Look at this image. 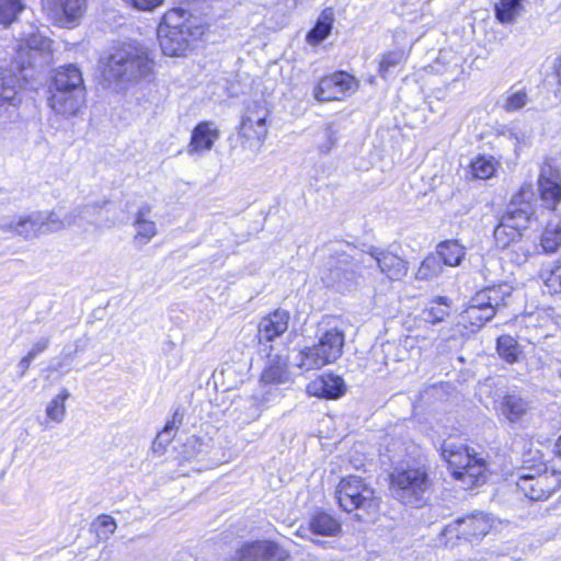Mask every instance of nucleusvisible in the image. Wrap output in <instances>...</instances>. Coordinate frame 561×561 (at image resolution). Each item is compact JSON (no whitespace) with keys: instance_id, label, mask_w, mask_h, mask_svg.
I'll use <instances>...</instances> for the list:
<instances>
[{"instance_id":"nucleus-2","label":"nucleus","mask_w":561,"mask_h":561,"mask_svg":"<svg viewBox=\"0 0 561 561\" xmlns=\"http://www.w3.org/2000/svg\"><path fill=\"white\" fill-rule=\"evenodd\" d=\"M49 45L48 38L36 34L22 38L15 50L14 68L22 73L33 67L37 58L49 49ZM26 81V76L15 73L13 69H0V108L20 105V90Z\"/></svg>"},{"instance_id":"nucleus-1","label":"nucleus","mask_w":561,"mask_h":561,"mask_svg":"<svg viewBox=\"0 0 561 561\" xmlns=\"http://www.w3.org/2000/svg\"><path fill=\"white\" fill-rule=\"evenodd\" d=\"M207 22H192L187 10L173 7L167 10L158 27V39L162 53L170 57L186 55L191 43L202 39L208 32Z\"/></svg>"},{"instance_id":"nucleus-18","label":"nucleus","mask_w":561,"mask_h":561,"mask_svg":"<svg viewBox=\"0 0 561 561\" xmlns=\"http://www.w3.org/2000/svg\"><path fill=\"white\" fill-rule=\"evenodd\" d=\"M260 380L265 385H280L290 380V366L287 356L279 354L267 360L260 374Z\"/></svg>"},{"instance_id":"nucleus-47","label":"nucleus","mask_w":561,"mask_h":561,"mask_svg":"<svg viewBox=\"0 0 561 561\" xmlns=\"http://www.w3.org/2000/svg\"><path fill=\"white\" fill-rule=\"evenodd\" d=\"M48 344V339H42L37 341L26 354L34 359L37 355L47 350Z\"/></svg>"},{"instance_id":"nucleus-29","label":"nucleus","mask_w":561,"mask_h":561,"mask_svg":"<svg viewBox=\"0 0 561 561\" xmlns=\"http://www.w3.org/2000/svg\"><path fill=\"white\" fill-rule=\"evenodd\" d=\"M149 211L150 208L145 206L136 215L135 226L137 227V232L135 239L140 243L149 242L157 234L154 222L146 218Z\"/></svg>"},{"instance_id":"nucleus-17","label":"nucleus","mask_w":561,"mask_h":561,"mask_svg":"<svg viewBox=\"0 0 561 561\" xmlns=\"http://www.w3.org/2000/svg\"><path fill=\"white\" fill-rule=\"evenodd\" d=\"M538 186L542 202L554 209L561 201V174L550 163H543L540 169Z\"/></svg>"},{"instance_id":"nucleus-7","label":"nucleus","mask_w":561,"mask_h":561,"mask_svg":"<svg viewBox=\"0 0 561 561\" xmlns=\"http://www.w3.org/2000/svg\"><path fill=\"white\" fill-rule=\"evenodd\" d=\"M343 344L342 333L328 330L321 335L318 343L300 350L297 366L306 371L321 369L341 356Z\"/></svg>"},{"instance_id":"nucleus-5","label":"nucleus","mask_w":561,"mask_h":561,"mask_svg":"<svg viewBox=\"0 0 561 561\" xmlns=\"http://www.w3.org/2000/svg\"><path fill=\"white\" fill-rule=\"evenodd\" d=\"M442 455L447 461L453 476L465 488L471 489L486 481V463L483 458L471 453L467 446L444 443Z\"/></svg>"},{"instance_id":"nucleus-4","label":"nucleus","mask_w":561,"mask_h":561,"mask_svg":"<svg viewBox=\"0 0 561 561\" xmlns=\"http://www.w3.org/2000/svg\"><path fill=\"white\" fill-rule=\"evenodd\" d=\"M389 480L391 496L402 505L419 508L426 504L433 483L425 467L396 468Z\"/></svg>"},{"instance_id":"nucleus-42","label":"nucleus","mask_w":561,"mask_h":561,"mask_svg":"<svg viewBox=\"0 0 561 561\" xmlns=\"http://www.w3.org/2000/svg\"><path fill=\"white\" fill-rule=\"evenodd\" d=\"M545 285L550 293L556 294L561 291V259L558 260L554 267L545 277Z\"/></svg>"},{"instance_id":"nucleus-50","label":"nucleus","mask_w":561,"mask_h":561,"mask_svg":"<svg viewBox=\"0 0 561 561\" xmlns=\"http://www.w3.org/2000/svg\"><path fill=\"white\" fill-rule=\"evenodd\" d=\"M556 71H557V77H558L559 83L561 84V55L558 58V61L556 65Z\"/></svg>"},{"instance_id":"nucleus-39","label":"nucleus","mask_w":561,"mask_h":561,"mask_svg":"<svg viewBox=\"0 0 561 561\" xmlns=\"http://www.w3.org/2000/svg\"><path fill=\"white\" fill-rule=\"evenodd\" d=\"M528 102L529 96L526 90L512 88L507 91L502 107L506 112H516L524 108Z\"/></svg>"},{"instance_id":"nucleus-30","label":"nucleus","mask_w":561,"mask_h":561,"mask_svg":"<svg viewBox=\"0 0 561 561\" xmlns=\"http://www.w3.org/2000/svg\"><path fill=\"white\" fill-rule=\"evenodd\" d=\"M493 237L497 248L507 249L511 245H516L522 240V232L501 219L494 229Z\"/></svg>"},{"instance_id":"nucleus-16","label":"nucleus","mask_w":561,"mask_h":561,"mask_svg":"<svg viewBox=\"0 0 561 561\" xmlns=\"http://www.w3.org/2000/svg\"><path fill=\"white\" fill-rule=\"evenodd\" d=\"M346 392V386L342 377L323 373L311 379L306 386L309 397L324 400H335Z\"/></svg>"},{"instance_id":"nucleus-12","label":"nucleus","mask_w":561,"mask_h":561,"mask_svg":"<svg viewBox=\"0 0 561 561\" xmlns=\"http://www.w3.org/2000/svg\"><path fill=\"white\" fill-rule=\"evenodd\" d=\"M379 510V500L375 491L368 486L362 477L353 474V519L373 523Z\"/></svg>"},{"instance_id":"nucleus-34","label":"nucleus","mask_w":561,"mask_h":561,"mask_svg":"<svg viewBox=\"0 0 561 561\" xmlns=\"http://www.w3.org/2000/svg\"><path fill=\"white\" fill-rule=\"evenodd\" d=\"M496 350L501 358L508 364L518 362L522 351L516 340L511 335H502L497 339Z\"/></svg>"},{"instance_id":"nucleus-52","label":"nucleus","mask_w":561,"mask_h":561,"mask_svg":"<svg viewBox=\"0 0 561 561\" xmlns=\"http://www.w3.org/2000/svg\"><path fill=\"white\" fill-rule=\"evenodd\" d=\"M557 449H558V454L561 456V437L558 439Z\"/></svg>"},{"instance_id":"nucleus-46","label":"nucleus","mask_w":561,"mask_h":561,"mask_svg":"<svg viewBox=\"0 0 561 561\" xmlns=\"http://www.w3.org/2000/svg\"><path fill=\"white\" fill-rule=\"evenodd\" d=\"M181 423H182V415L180 414L179 411H175L172 415V419L167 421V423L164 424L161 433H168L170 431H175L179 428Z\"/></svg>"},{"instance_id":"nucleus-13","label":"nucleus","mask_w":561,"mask_h":561,"mask_svg":"<svg viewBox=\"0 0 561 561\" xmlns=\"http://www.w3.org/2000/svg\"><path fill=\"white\" fill-rule=\"evenodd\" d=\"M492 527L491 518L483 513L457 519L445 527V534L472 540L485 536Z\"/></svg>"},{"instance_id":"nucleus-15","label":"nucleus","mask_w":561,"mask_h":561,"mask_svg":"<svg viewBox=\"0 0 561 561\" xmlns=\"http://www.w3.org/2000/svg\"><path fill=\"white\" fill-rule=\"evenodd\" d=\"M220 135L219 127L213 121L198 122L191 131L186 147L187 153L195 156L211 151Z\"/></svg>"},{"instance_id":"nucleus-14","label":"nucleus","mask_w":561,"mask_h":561,"mask_svg":"<svg viewBox=\"0 0 561 561\" xmlns=\"http://www.w3.org/2000/svg\"><path fill=\"white\" fill-rule=\"evenodd\" d=\"M351 87V75L334 71L321 77L314 88V98L322 102L341 100Z\"/></svg>"},{"instance_id":"nucleus-8","label":"nucleus","mask_w":561,"mask_h":561,"mask_svg":"<svg viewBox=\"0 0 561 561\" xmlns=\"http://www.w3.org/2000/svg\"><path fill=\"white\" fill-rule=\"evenodd\" d=\"M42 11L53 25L75 28L81 24L89 9V0H42Z\"/></svg>"},{"instance_id":"nucleus-49","label":"nucleus","mask_w":561,"mask_h":561,"mask_svg":"<svg viewBox=\"0 0 561 561\" xmlns=\"http://www.w3.org/2000/svg\"><path fill=\"white\" fill-rule=\"evenodd\" d=\"M33 358L30 357L27 354H25L21 360H20V367L22 369V373H25L30 366H31V363H32Z\"/></svg>"},{"instance_id":"nucleus-40","label":"nucleus","mask_w":561,"mask_h":561,"mask_svg":"<svg viewBox=\"0 0 561 561\" xmlns=\"http://www.w3.org/2000/svg\"><path fill=\"white\" fill-rule=\"evenodd\" d=\"M471 172L474 178L486 180L495 172V162L492 157H479L471 163Z\"/></svg>"},{"instance_id":"nucleus-37","label":"nucleus","mask_w":561,"mask_h":561,"mask_svg":"<svg viewBox=\"0 0 561 561\" xmlns=\"http://www.w3.org/2000/svg\"><path fill=\"white\" fill-rule=\"evenodd\" d=\"M408 53L402 49H394L385 53L379 61V73L382 78H386L392 69L405 62Z\"/></svg>"},{"instance_id":"nucleus-31","label":"nucleus","mask_w":561,"mask_h":561,"mask_svg":"<svg viewBox=\"0 0 561 561\" xmlns=\"http://www.w3.org/2000/svg\"><path fill=\"white\" fill-rule=\"evenodd\" d=\"M541 247L546 253H554L561 247V221L550 220L542 234Z\"/></svg>"},{"instance_id":"nucleus-24","label":"nucleus","mask_w":561,"mask_h":561,"mask_svg":"<svg viewBox=\"0 0 561 561\" xmlns=\"http://www.w3.org/2000/svg\"><path fill=\"white\" fill-rule=\"evenodd\" d=\"M308 529L314 535L331 537L341 533V524L330 513L319 510L311 514Z\"/></svg>"},{"instance_id":"nucleus-44","label":"nucleus","mask_w":561,"mask_h":561,"mask_svg":"<svg viewBox=\"0 0 561 561\" xmlns=\"http://www.w3.org/2000/svg\"><path fill=\"white\" fill-rule=\"evenodd\" d=\"M127 5L139 11H153L162 5L164 0H123Z\"/></svg>"},{"instance_id":"nucleus-26","label":"nucleus","mask_w":561,"mask_h":561,"mask_svg":"<svg viewBox=\"0 0 561 561\" xmlns=\"http://www.w3.org/2000/svg\"><path fill=\"white\" fill-rule=\"evenodd\" d=\"M379 248L368 245L360 250H358L355 255H353V265L355 273L357 276H365L366 274H370L373 270L377 266V259L379 257Z\"/></svg>"},{"instance_id":"nucleus-28","label":"nucleus","mask_w":561,"mask_h":561,"mask_svg":"<svg viewBox=\"0 0 561 561\" xmlns=\"http://www.w3.org/2000/svg\"><path fill=\"white\" fill-rule=\"evenodd\" d=\"M525 0H500L495 5V16L503 24L514 23L524 12Z\"/></svg>"},{"instance_id":"nucleus-9","label":"nucleus","mask_w":561,"mask_h":561,"mask_svg":"<svg viewBox=\"0 0 561 561\" xmlns=\"http://www.w3.org/2000/svg\"><path fill=\"white\" fill-rule=\"evenodd\" d=\"M291 554L272 539L243 542L234 552L232 561H290Z\"/></svg>"},{"instance_id":"nucleus-38","label":"nucleus","mask_w":561,"mask_h":561,"mask_svg":"<svg viewBox=\"0 0 561 561\" xmlns=\"http://www.w3.org/2000/svg\"><path fill=\"white\" fill-rule=\"evenodd\" d=\"M69 393L66 389H62L56 397L51 399L46 408V414L48 420L60 423L66 414V400Z\"/></svg>"},{"instance_id":"nucleus-43","label":"nucleus","mask_w":561,"mask_h":561,"mask_svg":"<svg viewBox=\"0 0 561 561\" xmlns=\"http://www.w3.org/2000/svg\"><path fill=\"white\" fill-rule=\"evenodd\" d=\"M447 316V308L442 306H432L423 311L424 319L431 323L442 322Z\"/></svg>"},{"instance_id":"nucleus-48","label":"nucleus","mask_w":561,"mask_h":561,"mask_svg":"<svg viewBox=\"0 0 561 561\" xmlns=\"http://www.w3.org/2000/svg\"><path fill=\"white\" fill-rule=\"evenodd\" d=\"M13 226H14V229L24 228L26 226H30V227L34 228L36 226V222H35V220H33L30 217H24V218L18 219L13 224Z\"/></svg>"},{"instance_id":"nucleus-45","label":"nucleus","mask_w":561,"mask_h":561,"mask_svg":"<svg viewBox=\"0 0 561 561\" xmlns=\"http://www.w3.org/2000/svg\"><path fill=\"white\" fill-rule=\"evenodd\" d=\"M351 486L350 482L343 478L336 489V499L342 507L345 506V501L351 499V494L347 493L348 488Z\"/></svg>"},{"instance_id":"nucleus-23","label":"nucleus","mask_w":561,"mask_h":561,"mask_svg":"<svg viewBox=\"0 0 561 561\" xmlns=\"http://www.w3.org/2000/svg\"><path fill=\"white\" fill-rule=\"evenodd\" d=\"M335 21L334 10L331 7L324 8L313 26L306 34V42L310 46L320 45L330 34Z\"/></svg>"},{"instance_id":"nucleus-53","label":"nucleus","mask_w":561,"mask_h":561,"mask_svg":"<svg viewBox=\"0 0 561 561\" xmlns=\"http://www.w3.org/2000/svg\"><path fill=\"white\" fill-rule=\"evenodd\" d=\"M444 300H445V298H443V297H439V299H438L439 304H445Z\"/></svg>"},{"instance_id":"nucleus-54","label":"nucleus","mask_w":561,"mask_h":561,"mask_svg":"<svg viewBox=\"0 0 561 561\" xmlns=\"http://www.w3.org/2000/svg\"><path fill=\"white\" fill-rule=\"evenodd\" d=\"M300 533H301V527L297 530V533H296V534H297L298 536H302Z\"/></svg>"},{"instance_id":"nucleus-25","label":"nucleus","mask_w":561,"mask_h":561,"mask_svg":"<svg viewBox=\"0 0 561 561\" xmlns=\"http://www.w3.org/2000/svg\"><path fill=\"white\" fill-rule=\"evenodd\" d=\"M499 410L508 423L515 424L528 413L529 403L517 394H506L501 400Z\"/></svg>"},{"instance_id":"nucleus-55","label":"nucleus","mask_w":561,"mask_h":561,"mask_svg":"<svg viewBox=\"0 0 561 561\" xmlns=\"http://www.w3.org/2000/svg\"><path fill=\"white\" fill-rule=\"evenodd\" d=\"M560 377H561V369H560Z\"/></svg>"},{"instance_id":"nucleus-35","label":"nucleus","mask_w":561,"mask_h":561,"mask_svg":"<svg viewBox=\"0 0 561 561\" xmlns=\"http://www.w3.org/2000/svg\"><path fill=\"white\" fill-rule=\"evenodd\" d=\"M533 215L531 207L525 204L522 208L511 209L501 219L508 226H513L517 231L522 232L528 226Z\"/></svg>"},{"instance_id":"nucleus-6","label":"nucleus","mask_w":561,"mask_h":561,"mask_svg":"<svg viewBox=\"0 0 561 561\" xmlns=\"http://www.w3.org/2000/svg\"><path fill=\"white\" fill-rule=\"evenodd\" d=\"M272 110L266 102L248 104L237 127V138L242 149L260 150L268 135Z\"/></svg>"},{"instance_id":"nucleus-11","label":"nucleus","mask_w":561,"mask_h":561,"mask_svg":"<svg viewBox=\"0 0 561 561\" xmlns=\"http://www.w3.org/2000/svg\"><path fill=\"white\" fill-rule=\"evenodd\" d=\"M291 321L290 311L284 308H275L263 314L256 325L255 339L259 344L273 343L282 337L289 329Z\"/></svg>"},{"instance_id":"nucleus-10","label":"nucleus","mask_w":561,"mask_h":561,"mask_svg":"<svg viewBox=\"0 0 561 561\" xmlns=\"http://www.w3.org/2000/svg\"><path fill=\"white\" fill-rule=\"evenodd\" d=\"M560 485L561 472L556 470L523 474L517 481L518 489L533 501L548 499Z\"/></svg>"},{"instance_id":"nucleus-41","label":"nucleus","mask_w":561,"mask_h":561,"mask_svg":"<svg viewBox=\"0 0 561 561\" xmlns=\"http://www.w3.org/2000/svg\"><path fill=\"white\" fill-rule=\"evenodd\" d=\"M93 526L95 527L96 533L99 535L103 534L105 538L113 535L117 528L116 520L108 514H100L93 522Z\"/></svg>"},{"instance_id":"nucleus-19","label":"nucleus","mask_w":561,"mask_h":561,"mask_svg":"<svg viewBox=\"0 0 561 561\" xmlns=\"http://www.w3.org/2000/svg\"><path fill=\"white\" fill-rule=\"evenodd\" d=\"M377 267L390 280H401L409 272V263L391 251L379 250Z\"/></svg>"},{"instance_id":"nucleus-32","label":"nucleus","mask_w":561,"mask_h":561,"mask_svg":"<svg viewBox=\"0 0 561 561\" xmlns=\"http://www.w3.org/2000/svg\"><path fill=\"white\" fill-rule=\"evenodd\" d=\"M443 272V263L439 255L435 253L428 254L421 263L415 273V278L419 280H431L439 276Z\"/></svg>"},{"instance_id":"nucleus-3","label":"nucleus","mask_w":561,"mask_h":561,"mask_svg":"<svg viewBox=\"0 0 561 561\" xmlns=\"http://www.w3.org/2000/svg\"><path fill=\"white\" fill-rule=\"evenodd\" d=\"M107 68L117 79L130 82L150 80L154 75V60L140 44H124L107 57Z\"/></svg>"},{"instance_id":"nucleus-22","label":"nucleus","mask_w":561,"mask_h":561,"mask_svg":"<svg viewBox=\"0 0 561 561\" xmlns=\"http://www.w3.org/2000/svg\"><path fill=\"white\" fill-rule=\"evenodd\" d=\"M81 92H51L49 106L53 111L62 116L76 115L82 105Z\"/></svg>"},{"instance_id":"nucleus-51","label":"nucleus","mask_w":561,"mask_h":561,"mask_svg":"<svg viewBox=\"0 0 561 561\" xmlns=\"http://www.w3.org/2000/svg\"><path fill=\"white\" fill-rule=\"evenodd\" d=\"M366 459H363V460H359V463H354L353 462V467L356 468V470H359V469H364L366 470Z\"/></svg>"},{"instance_id":"nucleus-27","label":"nucleus","mask_w":561,"mask_h":561,"mask_svg":"<svg viewBox=\"0 0 561 561\" xmlns=\"http://www.w3.org/2000/svg\"><path fill=\"white\" fill-rule=\"evenodd\" d=\"M435 254L439 255L443 264L458 266L465 257L466 249L457 241L448 240L438 244Z\"/></svg>"},{"instance_id":"nucleus-33","label":"nucleus","mask_w":561,"mask_h":561,"mask_svg":"<svg viewBox=\"0 0 561 561\" xmlns=\"http://www.w3.org/2000/svg\"><path fill=\"white\" fill-rule=\"evenodd\" d=\"M25 9L23 0H0V24L10 26Z\"/></svg>"},{"instance_id":"nucleus-21","label":"nucleus","mask_w":561,"mask_h":561,"mask_svg":"<svg viewBox=\"0 0 561 561\" xmlns=\"http://www.w3.org/2000/svg\"><path fill=\"white\" fill-rule=\"evenodd\" d=\"M512 291V287L507 284L488 287L476 294L474 304L491 308L495 313L499 308L508 304Z\"/></svg>"},{"instance_id":"nucleus-20","label":"nucleus","mask_w":561,"mask_h":561,"mask_svg":"<svg viewBox=\"0 0 561 561\" xmlns=\"http://www.w3.org/2000/svg\"><path fill=\"white\" fill-rule=\"evenodd\" d=\"M82 84V75L73 65L61 67L53 77V92H81Z\"/></svg>"},{"instance_id":"nucleus-36","label":"nucleus","mask_w":561,"mask_h":561,"mask_svg":"<svg viewBox=\"0 0 561 561\" xmlns=\"http://www.w3.org/2000/svg\"><path fill=\"white\" fill-rule=\"evenodd\" d=\"M463 317L472 325L481 327L494 317V310L485 306L474 304V297H472L470 305L463 312Z\"/></svg>"}]
</instances>
